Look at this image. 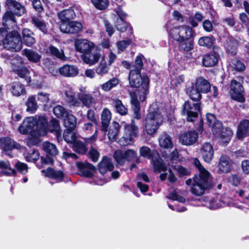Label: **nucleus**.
<instances>
[{
    "label": "nucleus",
    "mask_w": 249,
    "mask_h": 249,
    "mask_svg": "<svg viewBox=\"0 0 249 249\" xmlns=\"http://www.w3.org/2000/svg\"><path fill=\"white\" fill-rule=\"evenodd\" d=\"M74 46L77 52L84 55L90 53L94 48V44L86 39L76 40Z\"/></svg>",
    "instance_id": "13"
},
{
    "label": "nucleus",
    "mask_w": 249,
    "mask_h": 249,
    "mask_svg": "<svg viewBox=\"0 0 249 249\" xmlns=\"http://www.w3.org/2000/svg\"><path fill=\"white\" fill-rule=\"evenodd\" d=\"M54 114L58 118L63 119L69 113L65 108L60 105L56 106L53 109Z\"/></svg>",
    "instance_id": "51"
},
{
    "label": "nucleus",
    "mask_w": 249,
    "mask_h": 249,
    "mask_svg": "<svg viewBox=\"0 0 249 249\" xmlns=\"http://www.w3.org/2000/svg\"><path fill=\"white\" fill-rule=\"evenodd\" d=\"M63 119L64 125L67 129H74L77 124V119L74 115L68 113L65 118Z\"/></svg>",
    "instance_id": "35"
},
{
    "label": "nucleus",
    "mask_w": 249,
    "mask_h": 249,
    "mask_svg": "<svg viewBox=\"0 0 249 249\" xmlns=\"http://www.w3.org/2000/svg\"><path fill=\"white\" fill-rule=\"evenodd\" d=\"M205 205L210 209H216L225 205V203L222 202L217 197L208 200Z\"/></svg>",
    "instance_id": "43"
},
{
    "label": "nucleus",
    "mask_w": 249,
    "mask_h": 249,
    "mask_svg": "<svg viewBox=\"0 0 249 249\" xmlns=\"http://www.w3.org/2000/svg\"><path fill=\"white\" fill-rule=\"evenodd\" d=\"M34 35L33 32L28 29L25 28L22 30L23 41L27 46H31L35 43Z\"/></svg>",
    "instance_id": "29"
},
{
    "label": "nucleus",
    "mask_w": 249,
    "mask_h": 249,
    "mask_svg": "<svg viewBox=\"0 0 249 249\" xmlns=\"http://www.w3.org/2000/svg\"><path fill=\"white\" fill-rule=\"evenodd\" d=\"M237 46V43L236 40L230 39L225 44V47L227 51L232 54H236V49Z\"/></svg>",
    "instance_id": "52"
},
{
    "label": "nucleus",
    "mask_w": 249,
    "mask_h": 249,
    "mask_svg": "<svg viewBox=\"0 0 249 249\" xmlns=\"http://www.w3.org/2000/svg\"><path fill=\"white\" fill-rule=\"evenodd\" d=\"M142 58L143 56L142 55L137 56L135 61V64L129 68L130 70L132 69L135 71H141L143 66Z\"/></svg>",
    "instance_id": "58"
},
{
    "label": "nucleus",
    "mask_w": 249,
    "mask_h": 249,
    "mask_svg": "<svg viewBox=\"0 0 249 249\" xmlns=\"http://www.w3.org/2000/svg\"><path fill=\"white\" fill-rule=\"evenodd\" d=\"M218 58L219 55L217 53H207L203 56L202 64L206 67H213L218 63Z\"/></svg>",
    "instance_id": "23"
},
{
    "label": "nucleus",
    "mask_w": 249,
    "mask_h": 249,
    "mask_svg": "<svg viewBox=\"0 0 249 249\" xmlns=\"http://www.w3.org/2000/svg\"><path fill=\"white\" fill-rule=\"evenodd\" d=\"M159 142L160 146L164 149H170L173 147L172 138L167 133H163L161 134Z\"/></svg>",
    "instance_id": "26"
},
{
    "label": "nucleus",
    "mask_w": 249,
    "mask_h": 249,
    "mask_svg": "<svg viewBox=\"0 0 249 249\" xmlns=\"http://www.w3.org/2000/svg\"><path fill=\"white\" fill-rule=\"evenodd\" d=\"M0 42H2L4 47L7 50L18 52L21 49V38L17 31H13L7 34V31L5 28H0Z\"/></svg>",
    "instance_id": "5"
},
{
    "label": "nucleus",
    "mask_w": 249,
    "mask_h": 249,
    "mask_svg": "<svg viewBox=\"0 0 249 249\" xmlns=\"http://www.w3.org/2000/svg\"><path fill=\"white\" fill-rule=\"evenodd\" d=\"M194 84L202 93H207L211 89V86L209 82L202 77L197 78Z\"/></svg>",
    "instance_id": "28"
},
{
    "label": "nucleus",
    "mask_w": 249,
    "mask_h": 249,
    "mask_svg": "<svg viewBox=\"0 0 249 249\" xmlns=\"http://www.w3.org/2000/svg\"><path fill=\"white\" fill-rule=\"evenodd\" d=\"M116 13L119 18H118L116 22V27L118 30L121 32H124L127 29L130 34H132V29L129 26V24L124 20V18L126 17V14L123 11L120 7H118L116 9Z\"/></svg>",
    "instance_id": "14"
},
{
    "label": "nucleus",
    "mask_w": 249,
    "mask_h": 249,
    "mask_svg": "<svg viewBox=\"0 0 249 249\" xmlns=\"http://www.w3.org/2000/svg\"><path fill=\"white\" fill-rule=\"evenodd\" d=\"M152 105L147 114L143 124V132L152 135L155 133L163 122L162 110Z\"/></svg>",
    "instance_id": "4"
},
{
    "label": "nucleus",
    "mask_w": 249,
    "mask_h": 249,
    "mask_svg": "<svg viewBox=\"0 0 249 249\" xmlns=\"http://www.w3.org/2000/svg\"><path fill=\"white\" fill-rule=\"evenodd\" d=\"M167 30L170 37L179 42L191 38L194 34L192 28L187 26L175 27Z\"/></svg>",
    "instance_id": "6"
},
{
    "label": "nucleus",
    "mask_w": 249,
    "mask_h": 249,
    "mask_svg": "<svg viewBox=\"0 0 249 249\" xmlns=\"http://www.w3.org/2000/svg\"><path fill=\"white\" fill-rule=\"evenodd\" d=\"M198 134L194 130H190L182 133L179 137V142L184 145H191L197 141Z\"/></svg>",
    "instance_id": "15"
},
{
    "label": "nucleus",
    "mask_w": 249,
    "mask_h": 249,
    "mask_svg": "<svg viewBox=\"0 0 249 249\" xmlns=\"http://www.w3.org/2000/svg\"><path fill=\"white\" fill-rule=\"evenodd\" d=\"M33 24L39 30L45 33L47 31V28L46 23L40 18L36 17H33L32 18Z\"/></svg>",
    "instance_id": "44"
},
{
    "label": "nucleus",
    "mask_w": 249,
    "mask_h": 249,
    "mask_svg": "<svg viewBox=\"0 0 249 249\" xmlns=\"http://www.w3.org/2000/svg\"><path fill=\"white\" fill-rule=\"evenodd\" d=\"M41 172L44 174L45 177L55 179L57 182L62 181L64 177V174L62 171L55 170L50 167L47 168L46 170H42Z\"/></svg>",
    "instance_id": "19"
},
{
    "label": "nucleus",
    "mask_w": 249,
    "mask_h": 249,
    "mask_svg": "<svg viewBox=\"0 0 249 249\" xmlns=\"http://www.w3.org/2000/svg\"><path fill=\"white\" fill-rule=\"evenodd\" d=\"M92 3L98 9L102 10L106 9L108 4V0H91Z\"/></svg>",
    "instance_id": "55"
},
{
    "label": "nucleus",
    "mask_w": 249,
    "mask_h": 249,
    "mask_svg": "<svg viewBox=\"0 0 249 249\" xmlns=\"http://www.w3.org/2000/svg\"><path fill=\"white\" fill-rule=\"evenodd\" d=\"M233 135V132L230 128L222 129V131L217 135L220 139L221 143L227 144L229 143Z\"/></svg>",
    "instance_id": "33"
},
{
    "label": "nucleus",
    "mask_w": 249,
    "mask_h": 249,
    "mask_svg": "<svg viewBox=\"0 0 249 249\" xmlns=\"http://www.w3.org/2000/svg\"><path fill=\"white\" fill-rule=\"evenodd\" d=\"M124 133L126 136L128 135L129 137L135 138L137 137L138 134V128L132 122L131 125L126 124L124 126Z\"/></svg>",
    "instance_id": "42"
},
{
    "label": "nucleus",
    "mask_w": 249,
    "mask_h": 249,
    "mask_svg": "<svg viewBox=\"0 0 249 249\" xmlns=\"http://www.w3.org/2000/svg\"><path fill=\"white\" fill-rule=\"evenodd\" d=\"M113 104L118 113L122 115L126 114L127 109L124 106L121 100L119 99L113 100Z\"/></svg>",
    "instance_id": "49"
},
{
    "label": "nucleus",
    "mask_w": 249,
    "mask_h": 249,
    "mask_svg": "<svg viewBox=\"0 0 249 249\" xmlns=\"http://www.w3.org/2000/svg\"><path fill=\"white\" fill-rule=\"evenodd\" d=\"M37 98L38 101L46 104L49 101V94L43 92H38L37 94Z\"/></svg>",
    "instance_id": "63"
},
{
    "label": "nucleus",
    "mask_w": 249,
    "mask_h": 249,
    "mask_svg": "<svg viewBox=\"0 0 249 249\" xmlns=\"http://www.w3.org/2000/svg\"><path fill=\"white\" fill-rule=\"evenodd\" d=\"M134 142L133 138L129 137L125 134L119 140V143L121 146H125L131 144Z\"/></svg>",
    "instance_id": "61"
},
{
    "label": "nucleus",
    "mask_w": 249,
    "mask_h": 249,
    "mask_svg": "<svg viewBox=\"0 0 249 249\" xmlns=\"http://www.w3.org/2000/svg\"><path fill=\"white\" fill-rule=\"evenodd\" d=\"M249 134V121L245 120L240 122L238 125L236 136L239 140H242Z\"/></svg>",
    "instance_id": "21"
},
{
    "label": "nucleus",
    "mask_w": 249,
    "mask_h": 249,
    "mask_svg": "<svg viewBox=\"0 0 249 249\" xmlns=\"http://www.w3.org/2000/svg\"><path fill=\"white\" fill-rule=\"evenodd\" d=\"M76 165L80 174L85 177H91L95 171L94 166L88 162H78Z\"/></svg>",
    "instance_id": "16"
},
{
    "label": "nucleus",
    "mask_w": 249,
    "mask_h": 249,
    "mask_svg": "<svg viewBox=\"0 0 249 249\" xmlns=\"http://www.w3.org/2000/svg\"><path fill=\"white\" fill-rule=\"evenodd\" d=\"M27 106L26 110L32 113H35L38 108V105L36 100V97L31 95L28 97L26 103Z\"/></svg>",
    "instance_id": "41"
},
{
    "label": "nucleus",
    "mask_w": 249,
    "mask_h": 249,
    "mask_svg": "<svg viewBox=\"0 0 249 249\" xmlns=\"http://www.w3.org/2000/svg\"><path fill=\"white\" fill-rule=\"evenodd\" d=\"M49 129L50 131H55L57 134L60 130V125L59 121L55 119H52L50 122Z\"/></svg>",
    "instance_id": "62"
},
{
    "label": "nucleus",
    "mask_w": 249,
    "mask_h": 249,
    "mask_svg": "<svg viewBox=\"0 0 249 249\" xmlns=\"http://www.w3.org/2000/svg\"><path fill=\"white\" fill-rule=\"evenodd\" d=\"M141 71L131 69L129 72V84L132 87L138 88L130 93L131 104L134 111V117L140 119L141 117L140 102L145 101L148 93L149 79L145 75H142Z\"/></svg>",
    "instance_id": "1"
},
{
    "label": "nucleus",
    "mask_w": 249,
    "mask_h": 249,
    "mask_svg": "<svg viewBox=\"0 0 249 249\" xmlns=\"http://www.w3.org/2000/svg\"><path fill=\"white\" fill-rule=\"evenodd\" d=\"M230 88L231 98L239 102H244V90L242 85L237 81L233 80L231 81Z\"/></svg>",
    "instance_id": "11"
},
{
    "label": "nucleus",
    "mask_w": 249,
    "mask_h": 249,
    "mask_svg": "<svg viewBox=\"0 0 249 249\" xmlns=\"http://www.w3.org/2000/svg\"><path fill=\"white\" fill-rule=\"evenodd\" d=\"M49 50L51 54L61 60H65L66 58L64 51L62 50H59L57 48L51 46L49 47Z\"/></svg>",
    "instance_id": "50"
},
{
    "label": "nucleus",
    "mask_w": 249,
    "mask_h": 249,
    "mask_svg": "<svg viewBox=\"0 0 249 249\" xmlns=\"http://www.w3.org/2000/svg\"><path fill=\"white\" fill-rule=\"evenodd\" d=\"M200 153L203 160L210 163L213 157V149L212 144L208 142L203 143L200 149Z\"/></svg>",
    "instance_id": "17"
},
{
    "label": "nucleus",
    "mask_w": 249,
    "mask_h": 249,
    "mask_svg": "<svg viewBox=\"0 0 249 249\" xmlns=\"http://www.w3.org/2000/svg\"><path fill=\"white\" fill-rule=\"evenodd\" d=\"M6 4L8 9L18 16H21L25 12L24 7L16 0H6Z\"/></svg>",
    "instance_id": "18"
},
{
    "label": "nucleus",
    "mask_w": 249,
    "mask_h": 249,
    "mask_svg": "<svg viewBox=\"0 0 249 249\" xmlns=\"http://www.w3.org/2000/svg\"><path fill=\"white\" fill-rule=\"evenodd\" d=\"M39 157V154L37 151L33 150L31 153H27L25 156L26 161L29 162H35L37 160Z\"/></svg>",
    "instance_id": "60"
},
{
    "label": "nucleus",
    "mask_w": 249,
    "mask_h": 249,
    "mask_svg": "<svg viewBox=\"0 0 249 249\" xmlns=\"http://www.w3.org/2000/svg\"><path fill=\"white\" fill-rule=\"evenodd\" d=\"M14 14L11 11H7L5 13L3 17V25L5 27L8 28L7 26L9 23L15 25L16 20Z\"/></svg>",
    "instance_id": "46"
},
{
    "label": "nucleus",
    "mask_w": 249,
    "mask_h": 249,
    "mask_svg": "<svg viewBox=\"0 0 249 249\" xmlns=\"http://www.w3.org/2000/svg\"><path fill=\"white\" fill-rule=\"evenodd\" d=\"M83 28L81 22L73 21L67 23H62L60 26V31L64 33L76 34L81 31Z\"/></svg>",
    "instance_id": "12"
},
{
    "label": "nucleus",
    "mask_w": 249,
    "mask_h": 249,
    "mask_svg": "<svg viewBox=\"0 0 249 249\" xmlns=\"http://www.w3.org/2000/svg\"><path fill=\"white\" fill-rule=\"evenodd\" d=\"M118 84V80L113 78L101 85L102 89L105 91L110 90Z\"/></svg>",
    "instance_id": "47"
},
{
    "label": "nucleus",
    "mask_w": 249,
    "mask_h": 249,
    "mask_svg": "<svg viewBox=\"0 0 249 249\" xmlns=\"http://www.w3.org/2000/svg\"><path fill=\"white\" fill-rule=\"evenodd\" d=\"M193 162L199 171V175L194 177L193 181L191 179H187L186 181V184L187 185H192V193L200 196L204 193L206 190L211 187V176L210 172L201 165L197 159H194Z\"/></svg>",
    "instance_id": "2"
},
{
    "label": "nucleus",
    "mask_w": 249,
    "mask_h": 249,
    "mask_svg": "<svg viewBox=\"0 0 249 249\" xmlns=\"http://www.w3.org/2000/svg\"><path fill=\"white\" fill-rule=\"evenodd\" d=\"M201 92L194 84L188 87L186 89V93L194 101L199 100L201 98Z\"/></svg>",
    "instance_id": "30"
},
{
    "label": "nucleus",
    "mask_w": 249,
    "mask_h": 249,
    "mask_svg": "<svg viewBox=\"0 0 249 249\" xmlns=\"http://www.w3.org/2000/svg\"><path fill=\"white\" fill-rule=\"evenodd\" d=\"M120 125L118 123L113 122L109 127L108 137L110 141H115L117 139Z\"/></svg>",
    "instance_id": "31"
},
{
    "label": "nucleus",
    "mask_w": 249,
    "mask_h": 249,
    "mask_svg": "<svg viewBox=\"0 0 249 249\" xmlns=\"http://www.w3.org/2000/svg\"><path fill=\"white\" fill-rule=\"evenodd\" d=\"M239 196L243 197L247 199H249V177L248 183L245 187V190H240L238 192Z\"/></svg>",
    "instance_id": "64"
},
{
    "label": "nucleus",
    "mask_w": 249,
    "mask_h": 249,
    "mask_svg": "<svg viewBox=\"0 0 249 249\" xmlns=\"http://www.w3.org/2000/svg\"><path fill=\"white\" fill-rule=\"evenodd\" d=\"M98 167L99 170L102 174L112 170L114 168L111 160L106 157L103 158L102 161L99 163Z\"/></svg>",
    "instance_id": "25"
},
{
    "label": "nucleus",
    "mask_w": 249,
    "mask_h": 249,
    "mask_svg": "<svg viewBox=\"0 0 249 249\" xmlns=\"http://www.w3.org/2000/svg\"><path fill=\"white\" fill-rule=\"evenodd\" d=\"M111 118V113L110 111L107 108H104L102 112V128L101 130L104 132L107 131V127L110 123Z\"/></svg>",
    "instance_id": "27"
},
{
    "label": "nucleus",
    "mask_w": 249,
    "mask_h": 249,
    "mask_svg": "<svg viewBox=\"0 0 249 249\" xmlns=\"http://www.w3.org/2000/svg\"><path fill=\"white\" fill-rule=\"evenodd\" d=\"M59 19L63 23L75 17L74 11L71 9L64 10L57 14Z\"/></svg>",
    "instance_id": "32"
},
{
    "label": "nucleus",
    "mask_w": 249,
    "mask_h": 249,
    "mask_svg": "<svg viewBox=\"0 0 249 249\" xmlns=\"http://www.w3.org/2000/svg\"><path fill=\"white\" fill-rule=\"evenodd\" d=\"M114 158L118 164L123 165L126 161L130 162L136 158L137 152L131 149L124 151L117 150L114 152Z\"/></svg>",
    "instance_id": "7"
},
{
    "label": "nucleus",
    "mask_w": 249,
    "mask_h": 249,
    "mask_svg": "<svg viewBox=\"0 0 249 249\" xmlns=\"http://www.w3.org/2000/svg\"><path fill=\"white\" fill-rule=\"evenodd\" d=\"M72 148L78 153L83 154L86 151L85 144L82 142L76 140L73 143Z\"/></svg>",
    "instance_id": "56"
},
{
    "label": "nucleus",
    "mask_w": 249,
    "mask_h": 249,
    "mask_svg": "<svg viewBox=\"0 0 249 249\" xmlns=\"http://www.w3.org/2000/svg\"><path fill=\"white\" fill-rule=\"evenodd\" d=\"M153 164L155 172L160 173L161 171H165L167 169L166 167L163 164L160 159L153 160Z\"/></svg>",
    "instance_id": "57"
},
{
    "label": "nucleus",
    "mask_w": 249,
    "mask_h": 249,
    "mask_svg": "<svg viewBox=\"0 0 249 249\" xmlns=\"http://www.w3.org/2000/svg\"><path fill=\"white\" fill-rule=\"evenodd\" d=\"M101 57V54L98 53L93 54H85L83 56L84 62L89 65H93L96 63Z\"/></svg>",
    "instance_id": "39"
},
{
    "label": "nucleus",
    "mask_w": 249,
    "mask_h": 249,
    "mask_svg": "<svg viewBox=\"0 0 249 249\" xmlns=\"http://www.w3.org/2000/svg\"><path fill=\"white\" fill-rule=\"evenodd\" d=\"M72 130L67 129L64 132V139L68 143H73L76 141V135L72 131Z\"/></svg>",
    "instance_id": "54"
},
{
    "label": "nucleus",
    "mask_w": 249,
    "mask_h": 249,
    "mask_svg": "<svg viewBox=\"0 0 249 249\" xmlns=\"http://www.w3.org/2000/svg\"><path fill=\"white\" fill-rule=\"evenodd\" d=\"M0 169L2 173L7 176H15L16 174V171L13 169L8 161L0 160Z\"/></svg>",
    "instance_id": "34"
},
{
    "label": "nucleus",
    "mask_w": 249,
    "mask_h": 249,
    "mask_svg": "<svg viewBox=\"0 0 249 249\" xmlns=\"http://www.w3.org/2000/svg\"><path fill=\"white\" fill-rule=\"evenodd\" d=\"M109 70V65H107L105 58L103 57L99 65L96 67L95 71L97 74L103 76L108 73Z\"/></svg>",
    "instance_id": "40"
},
{
    "label": "nucleus",
    "mask_w": 249,
    "mask_h": 249,
    "mask_svg": "<svg viewBox=\"0 0 249 249\" xmlns=\"http://www.w3.org/2000/svg\"><path fill=\"white\" fill-rule=\"evenodd\" d=\"M45 116L30 117L24 120L18 131L21 134L28 133L35 137L43 136L47 134L48 123Z\"/></svg>",
    "instance_id": "3"
},
{
    "label": "nucleus",
    "mask_w": 249,
    "mask_h": 249,
    "mask_svg": "<svg viewBox=\"0 0 249 249\" xmlns=\"http://www.w3.org/2000/svg\"><path fill=\"white\" fill-rule=\"evenodd\" d=\"M214 39L210 36H204L199 38L198 44L202 46L211 48L213 44Z\"/></svg>",
    "instance_id": "53"
},
{
    "label": "nucleus",
    "mask_w": 249,
    "mask_h": 249,
    "mask_svg": "<svg viewBox=\"0 0 249 249\" xmlns=\"http://www.w3.org/2000/svg\"><path fill=\"white\" fill-rule=\"evenodd\" d=\"M44 151L46 153V157H41L42 163L48 165L52 164L53 162V157L57 155L58 151L55 144L48 142H44L43 144Z\"/></svg>",
    "instance_id": "9"
},
{
    "label": "nucleus",
    "mask_w": 249,
    "mask_h": 249,
    "mask_svg": "<svg viewBox=\"0 0 249 249\" xmlns=\"http://www.w3.org/2000/svg\"><path fill=\"white\" fill-rule=\"evenodd\" d=\"M23 53L29 60L31 61L37 62L41 58V56L39 54L31 50L25 49L23 50Z\"/></svg>",
    "instance_id": "45"
},
{
    "label": "nucleus",
    "mask_w": 249,
    "mask_h": 249,
    "mask_svg": "<svg viewBox=\"0 0 249 249\" xmlns=\"http://www.w3.org/2000/svg\"><path fill=\"white\" fill-rule=\"evenodd\" d=\"M59 73L66 77H74L78 73L77 67L73 65H64L59 69Z\"/></svg>",
    "instance_id": "22"
},
{
    "label": "nucleus",
    "mask_w": 249,
    "mask_h": 249,
    "mask_svg": "<svg viewBox=\"0 0 249 249\" xmlns=\"http://www.w3.org/2000/svg\"><path fill=\"white\" fill-rule=\"evenodd\" d=\"M139 154L141 157L148 159H150L152 156L151 150L146 146H142L140 148Z\"/></svg>",
    "instance_id": "59"
},
{
    "label": "nucleus",
    "mask_w": 249,
    "mask_h": 249,
    "mask_svg": "<svg viewBox=\"0 0 249 249\" xmlns=\"http://www.w3.org/2000/svg\"><path fill=\"white\" fill-rule=\"evenodd\" d=\"M200 111V107L199 103H191L189 101L185 102L182 109V114L187 116L189 122H193L194 119L198 116V113Z\"/></svg>",
    "instance_id": "8"
},
{
    "label": "nucleus",
    "mask_w": 249,
    "mask_h": 249,
    "mask_svg": "<svg viewBox=\"0 0 249 249\" xmlns=\"http://www.w3.org/2000/svg\"><path fill=\"white\" fill-rule=\"evenodd\" d=\"M229 69L232 71L241 72L245 70L246 66L241 60L233 59L231 60L229 64Z\"/></svg>",
    "instance_id": "36"
},
{
    "label": "nucleus",
    "mask_w": 249,
    "mask_h": 249,
    "mask_svg": "<svg viewBox=\"0 0 249 249\" xmlns=\"http://www.w3.org/2000/svg\"><path fill=\"white\" fill-rule=\"evenodd\" d=\"M0 146L5 154L9 157L13 158L14 155L12 153L14 149H18L20 145L15 142L9 137L1 138L0 139Z\"/></svg>",
    "instance_id": "10"
},
{
    "label": "nucleus",
    "mask_w": 249,
    "mask_h": 249,
    "mask_svg": "<svg viewBox=\"0 0 249 249\" xmlns=\"http://www.w3.org/2000/svg\"><path fill=\"white\" fill-rule=\"evenodd\" d=\"M10 90L16 96H20L26 92L23 85L18 82H14L11 84Z\"/></svg>",
    "instance_id": "37"
},
{
    "label": "nucleus",
    "mask_w": 249,
    "mask_h": 249,
    "mask_svg": "<svg viewBox=\"0 0 249 249\" xmlns=\"http://www.w3.org/2000/svg\"><path fill=\"white\" fill-rule=\"evenodd\" d=\"M231 161L230 158L225 155L222 156L219 161L218 168L221 172L226 173L231 171Z\"/></svg>",
    "instance_id": "24"
},
{
    "label": "nucleus",
    "mask_w": 249,
    "mask_h": 249,
    "mask_svg": "<svg viewBox=\"0 0 249 249\" xmlns=\"http://www.w3.org/2000/svg\"><path fill=\"white\" fill-rule=\"evenodd\" d=\"M65 94L67 98V101L70 106L79 107L81 106V103L75 97L74 91L71 89L66 90Z\"/></svg>",
    "instance_id": "38"
},
{
    "label": "nucleus",
    "mask_w": 249,
    "mask_h": 249,
    "mask_svg": "<svg viewBox=\"0 0 249 249\" xmlns=\"http://www.w3.org/2000/svg\"><path fill=\"white\" fill-rule=\"evenodd\" d=\"M13 69L20 77L24 78L28 83L30 82L31 78L29 76V72L26 67H23L18 69L13 67Z\"/></svg>",
    "instance_id": "48"
},
{
    "label": "nucleus",
    "mask_w": 249,
    "mask_h": 249,
    "mask_svg": "<svg viewBox=\"0 0 249 249\" xmlns=\"http://www.w3.org/2000/svg\"><path fill=\"white\" fill-rule=\"evenodd\" d=\"M77 97L78 101L81 103V106L82 104L84 106L89 108L96 104L95 99L90 94L78 93Z\"/></svg>",
    "instance_id": "20"
}]
</instances>
